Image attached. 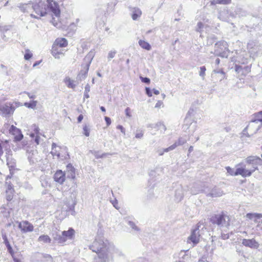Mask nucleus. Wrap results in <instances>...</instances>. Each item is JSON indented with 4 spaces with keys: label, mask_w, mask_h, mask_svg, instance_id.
<instances>
[{
    "label": "nucleus",
    "mask_w": 262,
    "mask_h": 262,
    "mask_svg": "<svg viewBox=\"0 0 262 262\" xmlns=\"http://www.w3.org/2000/svg\"><path fill=\"white\" fill-rule=\"evenodd\" d=\"M116 54V51L115 50H112L110 51L108 53L107 59L108 60H110L111 59L113 58Z\"/></svg>",
    "instance_id": "nucleus-46"
},
{
    "label": "nucleus",
    "mask_w": 262,
    "mask_h": 262,
    "mask_svg": "<svg viewBox=\"0 0 262 262\" xmlns=\"http://www.w3.org/2000/svg\"><path fill=\"white\" fill-rule=\"evenodd\" d=\"M83 134L86 136L89 137L90 136V129L86 125H85L83 127Z\"/></svg>",
    "instance_id": "nucleus-50"
},
{
    "label": "nucleus",
    "mask_w": 262,
    "mask_h": 262,
    "mask_svg": "<svg viewBox=\"0 0 262 262\" xmlns=\"http://www.w3.org/2000/svg\"><path fill=\"white\" fill-rule=\"evenodd\" d=\"M111 202L116 209L118 210L120 208V207L118 206V202L116 199H115L114 200H111Z\"/></svg>",
    "instance_id": "nucleus-52"
},
{
    "label": "nucleus",
    "mask_w": 262,
    "mask_h": 262,
    "mask_svg": "<svg viewBox=\"0 0 262 262\" xmlns=\"http://www.w3.org/2000/svg\"><path fill=\"white\" fill-rule=\"evenodd\" d=\"M10 149V146L8 144V140L0 143V160H2V156L4 154V149L5 151V154L7 153V149Z\"/></svg>",
    "instance_id": "nucleus-25"
},
{
    "label": "nucleus",
    "mask_w": 262,
    "mask_h": 262,
    "mask_svg": "<svg viewBox=\"0 0 262 262\" xmlns=\"http://www.w3.org/2000/svg\"><path fill=\"white\" fill-rule=\"evenodd\" d=\"M210 221L213 224L221 227H227L230 225V217L224 212L212 215L210 217Z\"/></svg>",
    "instance_id": "nucleus-5"
},
{
    "label": "nucleus",
    "mask_w": 262,
    "mask_h": 262,
    "mask_svg": "<svg viewBox=\"0 0 262 262\" xmlns=\"http://www.w3.org/2000/svg\"><path fill=\"white\" fill-rule=\"evenodd\" d=\"M232 0H211V4L212 5H216V4H220V5H229L231 3Z\"/></svg>",
    "instance_id": "nucleus-30"
},
{
    "label": "nucleus",
    "mask_w": 262,
    "mask_h": 262,
    "mask_svg": "<svg viewBox=\"0 0 262 262\" xmlns=\"http://www.w3.org/2000/svg\"><path fill=\"white\" fill-rule=\"evenodd\" d=\"M57 147V146L56 144L54 143H53V144L52 145V151L51 152L53 156H57L58 157H59L60 156V154L59 152H57V151L56 149Z\"/></svg>",
    "instance_id": "nucleus-41"
},
{
    "label": "nucleus",
    "mask_w": 262,
    "mask_h": 262,
    "mask_svg": "<svg viewBox=\"0 0 262 262\" xmlns=\"http://www.w3.org/2000/svg\"><path fill=\"white\" fill-rule=\"evenodd\" d=\"M234 68L235 71L237 74L246 76L251 72V64L243 67L242 65L236 63Z\"/></svg>",
    "instance_id": "nucleus-15"
},
{
    "label": "nucleus",
    "mask_w": 262,
    "mask_h": 262,
    "mask_svg": "<svg viewBox=\"0 0 262 262\" xmlns=\"http://www.w3.org/2000/svg\"><path fill=\"white\" fill-rule=\"evenodd\" d=\"M37 103V101L33 100L31 102H26L25 103V106L28 108H35Z\"/></svg>",
    "instance_id": "nucleus-40"
},
{
    "label": "nucleus",
    "mask_w": 262,
    "mask_h": 262,
    "mask_svg": "<svg viewBox=\"0 0 262 262\" xmlns=\"http://www.w3.org/2000/svg\"><path fill=\"white\" fill-rule=\"evenodd\" d=\"M255 118L251 120L247 126V128L251 129L254 127L256 124H258L259 122L262 125V111L254 114Z\"/></svg>",
    "instance_id": "nucleus-17"
},
{
    "label": "nucleus",
    "mask_w": 262,
    "mask_h": 262,
    "mask_svg": "<svg viewBox=\"0 0 262 262\" xmlns=\"http://www.w3.org/2000/svg\"><path fill=\"white\" fill-rule=\"evenodd\" d=\"M13 191V189H9V190H6V199L7 201H10L12 199Z\"/></svg>",
    "instance_id": "nucleus-38"
},
{
    "label": "nucleus",
    "mask_w": 262,
    "mask_h": 262,
    "mask_svg": "<svg viewBox=\"0 0 262 262\" xmlns=\"http://www.w3.org/2000/svg\"><path fill=\"white\" fill-rule=\"evenodd\" d=\"M248 49L249 50V53L250 54L249 57L248 55H246V57L244 56L243 53L240 57H238L237 62L238 64L240 65L246 64L249 63L251 60V57L254 58L255 55L258 51V46L256 45L255 42L254 41H250L248 43Z\"/></svg>",
    "instance_id": "nucleus-3"
},
{
    "label": "nucleus",
    "mask_w": 262,
    "mask_h": 262,
    "mask_svg": "<svg viewBox=\"0 0 262 262\" xmlns=\"http://www.w3.org/2000/svg\"><path fill=\"white\" fill-rule=\"evenodd\" d=\"M104 119L105 120L107 126H109L111 123V118L108 117H105Z\"/></svg>",
    "instance_id": "nucleus-58"
},
{
    "label": "nucleus",
    "mask_w": 262,
    "mask_h": 262,
    "mask_svg": "<svg viewBox=\"0 0 262 262\" xmlns=\"http://www.w3.org/2000/svg\"><path fill=\"white\" fill-rule=\"evenodd\" d=\"M117 128L118 129H119L120 130V131L122 133H123L124 135L125 134V128L123 127V126L121 125H118L117 126Z\"/></svg>",
    "instance_id": "nucleus-56"
},
{
    "label": "nucleus",
    "mask_w": 262,
    "mask_h": 262,
    "mask_svg": "<svg viewBox=\"0 0 262 262\" xmlns=\"http://www.w3.org/2000/svg\"><path fill=\"white\" fill-rule=\"evenodd\" d=\"M90 91V87L89 84L85 86L84 92L89 93Z\"/></svg>",
    "instance_id": "nucleus-64"
},
{
    "label": "nucleus",
    "mask_w": 262,
    "mask_h": 262,
    "mask_svg": "<svg viewBox=\"0 0 262 262\" xmlns=\"http://www.w3.org/2000/svg\"><path fill=\"white\" fill-rule=\"evenodd\" d=\"M108 243L107 240L104 241V237L102 236L98 235L89 247L92 251L97 253L99 256L100 253L105 252Z\"/></svg>",
    "instance_id": "nucleus-4"
},
{
    "label": "nucleus",
    "mask_w": 262,
    "mask_h": 262,
    "mask_svg": "<svg viewBox=\"0 0 262 262\" xmlns=\"http://www.w3.org/2000/svg\"><path fill=\"white\" fill-rule=\"evenodd\" d=\"M223 194V191L219 188L214 187L210 193L207 194L208 196L219 197Z\"/></svg>",
    "instance_id": "nucleus-23"
},
{
    "label": "nucleus",
    "mask_w": 262,
    "mask_h": 262,
    "mask_svg": "<svg viewBox=\"0 0 262 262\" xmlns=\"http://www.w3.org/2000/svg\"><path fill=\"white\" fill-rule=\"evenodd\" d=\"M39 262H53V259L51 255L46 254L42 256Z\"/></svg>",
    "instance_id": "nucleus-36"
},
{
    "label": "nucleus",
    "mask_w": 262,
    "mask_h": 262,
    "mask_svg": "<svg viewBox=\"0 0 262 262\" xmlns=\"http://www.w3.org/2000/svg\"><path fill=\"white\" fill-rule=\"evenodd\" d=\"M246 217L250 220H252L257 223V227L262 230V214L258 213H248Z\"/></svg>",
    "instance_id": "nucleus-14"
},
{
    "label": "nucleus",
    "mask_w": 262,
    "mask_h": 262,
    "mask_svg": "<svg viewBox=\"0 0 262 262\" xmlns=\"http://www.w3.org/2000/svg\"><path fill=\"white\" fill-rule=\"evenodd\" d=\"M151 127L160 130L162 133H164L166 130L165 125L162 122H158L155 125H151Z\"/></svg>",
    "instance_id": "nucleus-28"
},
{
    "label": "nucleus",
    "mask_w": 262,
    "mask_h": 262,
    "mask_svg": "<svg viewBox=\"0 0 262 262\" xmlns=\"http://www.w3.org/2000/svg\"><path fill=\"white\" fill-rule=\"evenodd\" d=\"M215 53L217 56L227 58L229 53L227 42L222 40L216 43L215 45Z\"/></svg>",
    "instance_id": "nucleus-7"
},
{
    "label": "nucleus",
    "mask_w": 262,
    "mask_h": 262,
    "mask_svg": "<svg viewBox=\"0 0 262 262\" xmlns=\"http://www.w3.org/2000/svg\"><path fill=\"white\" fill-rule=\"evenodd\" d=\"M27 153L28 159L30 164H34L38 161V156L37 150L33 147H27Z\"/></svg>",
    "instance_id": "nucleus-11"
},
{
    "label": "nucleus",
    "mask_w": 262,
    "mask_h": 262,
    "mask_svg": "<svg viewBox=\"0 0 262 262\" xmlns=\"http://www.w3.org/2000/svg\"><path fill=\"white\" fill-rule=\"evenodd\" d=\"M175 145H171L169 147L166 148L165 149H160L157 150V152L159 156H162L165 152H168L169 151L172 150L174 149Z\"/></svg>",
    "instance_id": "nucleus-34"
},
{
    "label": "nucleus",
    "mask_w": 262,
    "mask_h": 262,
    "mask_svg": "<svg viewBox=\"0 0 262 262\" xmlns=\"http://www.w3.org/2000/svg\"><path fill=\"white\" fill-rule=\"evenodd\" d=\"M15 107L16 106L14 105L13 103L7 102L0 107V111L5 116L7 117L13 114Z\"/></svg>",
    "instance_id": "nucleus-12"
},
{
    "label": "nucleus",
    "mask_w": 262,
    "mask_h": 262,
    "mask_svg": "<svg viewBox=\"0 0 262 262\" xmlns=\"http://www.w3.org/2000/svg\"><path fill=\"white\" fill-rule=\"evenodd\" d=\"M38 241L43 243H50L51 239L48 235L43 234L38 237Z\"/></svg>",
    "instance_id": "nucleus-31"
},
{
    "label": "nucleus",
    "mask_w": 262,
    "mask_h": 262,
    "mask_svg": "<svg viewBox=\"0 0 262 262\" xmlns=\"http://www.w3.org/2000/svg\"><path fill=\"white\" fill-rule=\"evenodd\" d=\"M31 129L34 132L33 134H34L35 135H40L39 128L36 125L33 124L31 127Z\"/></svg>",
    "instance_id": "nucleus-45"
},
{
    "label": "nucleus",
    "mask_w": 262,
    "mask_h": 262,
    "mask_svg": "<svg viewBox=\"0 0 262 262\" xmlns=\"http://www.w3.org/2000/svg\"><path fill=\"white\" fill-rule=\"evenodd\" d=\"M262 125L261 124H256L255 126L254 127H253L252 128H251V129H249L248 128H247V126L246 127V128H245L244 130H243V132H244V134H245L246 131L247 129H249L252 134H253V133H256L257 132V131L260 128L261 126Z\"/></svg>",
    "instance_id": "nucleus-33"
},
{
    "label": "nucleus",
    "mask_w": 262,
    "mask_h": 262,
    "mask_svg": "<svg viewBox=\"0 0 262 262\" xmlns=\"http://www.w3.org/2000/svg\"><path fill=\"white\" fill-rule=\"evenodd\" d=\"M204 25L201 22H199L197 24V27L196 28V31L201 33L202 32V29L203 28Z\"/></svg>",
    "instance_id": "nucleus-48"
},
{
    "label": "nucleus",
    "mask_w": 262,
    "mask_h": 262,
    "mask_svg": "<svg viewBox=\"0 0 262 262\" xmlns=\"http://www.w3.org/2000/svg\"><path fill=\"white\" fill-rule=\"evenodd\" d=\"M24 93H26L27 94L28 96L30 98V99H35L36 98V96L35 95H33V94H31V93H29V92H24Z\"/></svg>",
    "instance_id": "nucleus-59"
},
{
    "label": "nucleus",
    "mask_w": 262,
    "mask_h": 262,
    "mask_svg": "<svg viewBox=\"0 0 262 262\" xmlns=\"http://www.w3.org/2000/svg\"><path fill=\"white\" fill-rule=\"evenodd\" d=\"M140 78L142 82L145 83L146 84H149L150 83V79L147 77H141Z\"/></svg>",
    "instance_id": "nucleus-55"
},
{
    "label": "nucleus",
    "mask_w": 262,
    "mask_h": 262,
    "mask_svg": "<svg viewBox=\"0 0 262 262\" xmlns=\"http://www.w3.org/2000/svg\"><path fill=\"white\" fill-rule=\"evenodd\" d=\"M162 104L163 102L161 101H158L156 104L155 107L159 108L162 105Z\"/></svg>",
    "instance_id": "nucleus-62"
},
{
    "label": "nucleus",
    "mask_w": 262,
    "mask_h": 262,
    "mask_svg": "<svg viewBox=\"0 0 262 262\" xmlns=\"http://www.w3.org/2000/svg\"><path fill=\"white\" fill-rule=\"evenodd\" d=\"M243 245L252 249H257L259 247L258 243L255 239H243L242 242Z\"/></svg>",
    "instance_id": "nucleus-20"
},
{
    "label": "nucleus",
    "mask_w": 262,
    "mask_h": 262,
    "mask_svg": "<svg viewBox=\"0 0 262 262\" xmlns=\"http://www.w3.org/2000/svg\"><path fill=\"white\" fill-rule=\"evenodd\" d=\"M122 256L123 253L120 249L116 248L113 244L108 243L105 252H101L99 254V258L103 261L108 262L113 259V255Z\"/></svg>",
    "instance_id": "nucleus-2"
},
{
    "label": "nucleus",
    "mask_w": 262,
    "mask_h": 262,
    "mask_svg": "<svg viewBox=\"0 0 262 262\" xmlns=\"http://www.w3.org/2000/svg\"><path fill=\"white\" fill-rule=\"evenodd\" d=\"M2 238H3V239L4 240V244H5V245L6 246V247L7 248L8 250L9 251V252L10 253H11L12 251V248L8 240V238H7V235H6V234H2Z\"/></svg>",
    "instance_id": "nucleus-32"
},
{
    "label": "nucleus",
    "mask_w": 262,
    "mask_h": 262,
    "mask_svg": "<svg viewBox=\"0 0 262 262\" xmlns=\"http://www.w3.org/2000/svg\"><path fill=\"white\" fill-rule=\"evenodd\" d=\"M30 136L32 138H34V142L36 144L38 145L39 144L40 139L39 135H35L34 134H30Z\"/></svg>",
    "instance_id": "nucleus-43"
},
{
    "label": "nucleus",
    "mask_w": 262,
    "mask_h": 262,
    "mask_svg": "<svg viewBox=\"0 0 262 262\" xmlns=\"http://www.w3.org/2000/svg\"><path fill=\"white\" fill-rule=\"evenodd\" d=\"M95 56V52L93 51H90L88 54L85 56L83 60L84 65V68L85 69L84 71V74L88 73L89 70L90 66L92 62V61Z\"/></svg>",
    "instance_id": "nucleus-16"
},
{
    "label": "nucleus",
    "mask_w": 262,
    "mask_h": 262,
    "mask_svg": "<svg viewBox=\"0 0 262 262\" xmlns=\"http://www.w3.org/2000/svg\"><path fill=\"white\" fill-rule=\"evenodd\" d=\"M191 193L193 195L194 194H196L199 193H200V192L202 191V190L201 189H199V190H194L193 188H192L191 189Z\"/></svg>",
    "instance_id": "nucleus-61"
},
{
    "label": "nucleus",
    "mask_w": 262,
    "mask_h": 262,
    "mask_svg": "<svg viewBox=\"0 0 262 262\" xmlns=\"http://www.w3.org/2000/svg\"><path fill=\"white\" fill-rule=\"evenodd\" d=\"M206 69L205 66H202L200 67V71L199 75L201 77H204L205 75V71Z\"/></svg>",
    "instance_id": "nucleus-51"
},
{
    "label": "nucleus",
    "mask_w": 262,
    "mask_h": 262,
    "mask_svg": "<svg viewBox=\"0 0 262 262\" xmlns=\"http://www.w3.org/2000/svg\"><path fill=\"white\" fill-rule=\"evenodd\" d=\"M184 193L183 188L181 186H179L175 191V200L176 201L179 202L183 198Z\"/></svg>",
    "instance_id": "nucleus-22"
},
{
    "label": "nucleus",
    "mask_w": 262,
    "mask_h": 262,
    "mask_svg": "<svg viewBox=\"0 0 262 262\" xmlns=\"http://www.w3.org/2000/svg\"><path fill=\"white\" fill-rule=\"evenodd\" d=\"M200 225H198L195 229L192 230L190 235L188 238V242H191L193 246L196 245L200 241V234L199 233Z\"/></svg>",
    "instance_id": "nucleus-13"
},
{
    "label": "nucleus",
    "mask_w": 262,
    "mask_h": 262,
    "mask_svg": "<svg viewBox=\"0 0 262 262\" xmlns=\"http://www.w3.org/2000/svg\"><path fill=\"white\" fill-rule=\"evenodd\" d=\"M53 238L54 241H55L56 243L62 244L64 242H66L65 239V236H63L62 232L61 233H56L53 234Z\"/></svg>",
    "instance_id": "nucleus-24"
},
{
    "label": "nucleus",
    "mask_w": 262,
    "mask_h": 262,
    "mask_svg": "<svg viewBox=\"0 0 262 262\" xmlns=\"http://www.w3.org/2000/svg\"><path fill=\"white\" fill-rule=\"evenodd\" d=\"M213 72L215 73H220V74H221L223 75L222 77L221 78V80H222V79L225 78V77H226L225 73L222 69H221V70H217V69L214 70H213Z\"/></svg>",
    "instance_id": "nucleus-49"
},
{
    "label": "nucleus",
    "mask_w": 262,
    "mask_h": 262,
    "mask_svg": "<svg viewBox=\"0 0 262 262\" xmlns=\"http://www.w3.org/2000/svg\"><path fill=\"white\" fill-rule=\"evenodd\" d=\"M54 179L56 182L62 184L66 180L65 174L61 170H57L54 175Z\"/></svg>",
    "instance_id": "nucleus-21"
},
{
    "label": "nucleus",
    "mask_w": 262,
    "mask_h": 262,
    "mask_svg": "<svg viewBox=\"0 0 262 262\" xmlns=\"http://www.w3.org/2000/svg\"><path fill=\"white\" fill-rule=\"evenodd\" d=\"M125 114L127 117H131V114L130 113V108L129 107H127L125 109Z\"/></svg>",
    "instance_id": "nucleus-60"
},
{
    "label": "nucleus",
    "mask_w": 262,
    "mask_h": 262,
    "mask_svg": "<svg viewBox=\"0 0 262 262\" xmlns=\"http://www.w3.org/2000/svg\"><path fill=\"white\" fill-rule=\"evenodd\" d=\"M82 68H83V69H82V70L80 71V73H79V75H78V76H79V78H80V79H84V78L86 77V75H87V73H86V74H85H85H84V71H85V69L84 68V65L82 64Z\"/></svg>",
    "instance_id": "nucleus-44"
},
{
    "label": "nucleus",
    "mask_w": 262,
    "mask_h": 262,
    "mask_svg": "<svg viewBox=\"0 0 262 262\" xmlns=\"http://www.w3.org/2000/svg\"><path fill=\"white\" fill-rule=\"evenodd\" d=\"M138 43L139 46L143 49L149 51L151 49L150 45L144 40H139Z\"/></svg>",
    "instance_id": "nucleus-29"
},
{
    "label": "nucleus",
    "mask_w": 262,
    "mask_h": 262,
    "mask_svg": "<svg viewBox=\"0 0 262 262\" xmlns=\"http://www.w3.org/2000/svg\"><path fill=\"white\" fill-rule=\"evenodd\" d=\"M18 228L21 229L23 232H31L33 230L34 227L28 221H25L20 222L18 225Z\"/></svg>",
    "instance_id": "nucleus-18"
},
{
    "label": "nucleus",
    "mask_w": 262,
    "mask_h": 262,
    "mask_svg": "<svg viewBox=\"0 0 262 262\" xmlns=\"http://www.w3.org/2000/svg\"><path fill=\"white\" fill-rule=\"evenodd\" d=\"M75 231L72 228H70L68 231H64L62 232L63 236H65V239L67 241L68 239H72L74 234Z\"/></svg>",
    "instance_id": "nucleus-27"
},
{
    "label": "nucleus",
    "mask_w": 262,
    "mask_h": 262,
    "mask_svg": "<svg viewBox=\"0 0 262 262\" xmlns=\"http://www.w3.org/2000/svg\"><path fill=\"white\" fill-rule=\"evenodd\" d=\"M68 45V41L67 39L64 38H57L52 47V55L57 59H59L63 54L61 52V50L59 48L65 47Z\"/></svg>",
    "instance_id": "nucleus-6"
},
{
    "label": "nucleus",
    "mask_w": 262,
    "mask_h": 262,
    "mask_svg": "<svg viewBox=\"0 0 262 262\" xmlns=\"http://www.w3.org/2000/svg\"><path fill=\"white\" fill-rule=\"evenodd\" d=\"M47 6V10H50L53 14L56 16H59L60 15V11L59 9V6L57 3L54 0H46Z\"/></svg>",
    "instance_id": "nucleus-10"
},
{
    "label": "nucleus",
    "mask_w": 262,
    "mask_h": 262,
    "mask_svg": "<svg viewBox=\"0 0 262 262\" xmlns=\"http://www.w3.org/2000/svg\"><path fill=\"white\" fill-rule=\"evenodd\" d=\"M32 8L39 17L43 16L47 14L46 5L43 2L40 1L38 3L34 4L32 5Z\"/></svg>",
    "instance_id": "nucleus-8"
},
{
    "label": "nucleus",
    "mask_w": 262,
    "mask_h": 262,
    "mask_svg": "<svg viewBox=\"0 0 262 262\" xmlns=\"http://www.w3.org/2000/svg\"><path fill=\"white\" fill-rule=\"evenodd\" d=\"M9 132L15 136L14 139L15 141H20L23 138V135L21 130L13 125L10 126Z\"/></svg>",
    "instance_id": "nucleus-19"
},
{
    "label": "nucleus",
    "mask_w": 262,
    "mask_h": 262,
    "mask_svg": "<svg viewBox=\"0 0 262 262\" xmlns=\"http://www.w3.org/2000/svg\"><path fill=\"white\" fill-rule=\"evenodd\" d=\"M128 225L134 230L139 231V228L136 225L135 223L132 221H128Z\"/></svg>",
    "instance_id": "nucleus-47"
},
{
    "label": "nucleus",
    "mask_w": 262,
    "mask_h": 262,
    "mask_svg": "<svg viewBox=\"0 0 262 262\" xmlns=\"http://www.w3.org/2000/svg\"><path fill=\"white\" fill-rule=\"evenodd\" d=\"M33 56L32 53L31 52L30 50L29 49H26L25 50V54L24 55V58L25 60H28L30 58H32Z\"/></svg>",
    "instance_id": "nucleus-42"
},
{
    "label": "nucleus",
    "mask_w": 262,
    "mask_h": 262,
    "mask_svg": "<svg viewBox=\"0 0 262 262\" xmlns=\"http://www.w3.org/2000/svg\"><path fill=\"white\" fill-rule=\"evenodd\" d=\"M83 118V116L82 115L80 114V115H79V116L77 118L78 122V123L81 122V121L82 120Z\"/></svg>",
    "instance_id": "nucleus-63"
},
{
    "label": "nucleus",
    "mask_w": 262,
    "mask_h": 262,
    "mask_svg": "<svg viewBox=\"0 0 262 262\" xmlns=\"http://www.w3.org/2000/svg\"><path fill=\"white\" fill-rule=\"evenodd\" d=\"M65 82L67 86L69 88L74 89L76 86V85L74 84V80H71L70 78H66L65 79Z\"/></svg>",
    "instance_id": "nucleus-35"
},
{
    "label": "nucleus",
    "mask_w": 262,
    "mask_h": 262,
    "mask_svg": "<svg viewBox=\"0 0 262 262\" xmlns=\"http://www.w3.org/2000/svg\"><path fill=\"white\" fill-rule=\"evenodd\" d=\"M226 169L227 170V173H228L231 176H234L235 171L234 170V169L231 168L229 166L226 167Z\"/></svg>",
    "instance_id": "nucleus-53"
},
{
    "label": "nucleus",
    "mask_w": 262,
    "mask_h": 262,
    "mask_svg": "<svg viewBox=\"0 0 262 262\" xmlns=\"http://www.w3.org/2000/svg\"><path fill=\"white\" fill-rule=\"evenodd\" d=\"M5 157L6 158L7 165L9 168L10 173L12 175L13 170L16 167V161L12 157V151L11 149H7Z\"/></svg>",
    "instance_id": "nucleus-9"
},
{
    "label": "nucleus",
    "mask_w": 262,
    "mask_h": 262,
    "mask_svg": "<svg viewBox=\"0 0 262 262\" xmlns=\"http://www.w3.org/2000/svg\"><path fill=\"white\" fill-rule=\"evenodd\" d=\"M186 141H187L185 138H184L183 137H181L178 139V141L176 142L172 145H175V146H174V149H175L176 147H177L178 146L182 145H183L184 144H185L186 142Z\"/></svg>",
    "instance_id": "nucleus-37"
},
{
    "label": "nucleus",
    "mask_w": 262,
    "mask_h": 262,
    "mask_svg": "<svg viewBox=\"0 0 262 262\" xmlns=\"http://www.w3.org/2000/svg\"><path fill=\"white\" fill-rule=\"evenodd\" d=\"M143 136V132L142 130H139L136 134V138L137 139H141Z\"/></svg>",
    "instance_id": "nucleus-54"
},
{
    "label": "nucleus",
    "mask_w": 262,
    "mask_h": 262,
    "mask_svg": "<svg viewBox=\"0 0 262 262\" xmlns=\"http://www.w3.org/2000/svg\"><path fill=\"white\" fill-rule=\"evenodd\" d=\"M145 92L146 94L147 95L148 97H151L152 96V93L151 92V90L149 88H145Z\"/></svg>",
    "instance_id": "nucleus-57"
},
{
    "label": "nucleus",
    "mask_w": 262,
    "mask_h": 262,
    "mask_svg": "<svg viewBox=\"0 0 262 262\" xmlns=\"http://www.w3.org/2000/svg\"><path fill=\"white\" fill-rule=\"evenodd\" d=\"M91 152L94 155L96 159L102 158L106 155H112V154L108 153H103L101 155L99 154V152L98 151H91Z\"/></svg>",
    "instance_id": "nucleus-39"
},
{
    "label": "nucleus",
    "mask_w": 262,
    "mask_h": 262,
    "mask_svg": "<svg viewBox=\"0 0 262 262\" xmlns=\"http://www.w3.org/2000/svg\"><path fill=\"white\" fill-rule=\"evenodd\" d=\"M246 162L249 166L252 165V168L244 167L237 168L235 171L234 176L241 175L243 177H250L254 172L258 165H262V159L258 157L249 156L246 159Z\"/></svg>",
    "instance_id": "nucleus-1"
},
{
    "label": "nucleus",
    "mask_w": 262,
    "mask_h": 262,
    "mask_svg": "<svg viewBox=\"0 0 262 262\" xmlns=\"http://www.w3.org/2000/svg\"><path fill=\"white\" fill-rule=\"evenodd\" d=\"M131 12L132 18L134 20H137L142 14L141 10L139 8L136 7L131 9Z\"/></svg>",
    "instance_id": "nucleus-26"
}]
</instances>
